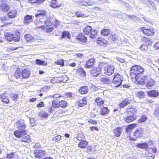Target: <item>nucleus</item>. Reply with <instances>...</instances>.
I'll return each instance as SVG.
<instances>
[{
	"mask_svg": "<svg viewBox=\"0 0 159 159\" xmlns=\"http://www.w3.org/2000/svg\"><path fill=\"white\" fill-rule=\"evenodd\" d=\"M113 76L112 83L114 85V87H119L121 84L123 80V75L118 73H115Z\"/></svg>",
	"mask_w": 159,
	"mask_h": 159,
	"instance_id": "nucleus-1",
	"label": "nucleus"
},
{
	"mask_svg": "<svg viewBox=\"0 0 159 159\" xmlns=\"http://www.w3.org/2000/svg\"><path fill=\"white\" fill-rule=\"evenodd\" d=\"M104 65H106V64L103 63H102L99 65V67L100 68L101 66H103L104 72L106 75H110L114 73L115 68L113 66L107 65L105 66H104Z\"/></svg>",
	"mask_w": 159,
	"mask_h": 159,
	"instance_id": "nucleus-2",
	"label": "nucleus"
},
{
	"mask_svg": "<svg viewBox=\"0 0 159 159\" xmlns=\"http://www.w3.org/2000/svg\"><path fill=\"white\" fill-rule=\"evenodd\" d=\"M131 73L135 75L136 76H140V74L144 72V69L141 66L138 65L133 66L130 70Z\"/></svg>",
	"mask_w": 159,
	"mask_h": 159,
	"instance_id": "nucleus-3",
	"label": "nucleus"
},
{
	"mask_svg": "<svg viewBox=\"0 0 159 159\" xmlns=\"http://www.w3.org/2000/svg\"><path fill=\"white\" fill-rule=\"evenodd\" d=\"M34 156L37 158L41 159L47 155V153L42 150H37L34 152Z\"/></svg>",
	"mask_w": 159,
	"mask_h": 159,
	"instance_id": "nucleus-4",
	"label": "nucleus"
},
{
	"mask_svg": "<svg viewBox=\"0 0 159 159\" xmlns=\"http://www.w3.org/2000/svg\"><path fill=\"white\" fill-rule=\"evenodd\" d=\"M15 126L19 130H24L26 127L25 121L23 120H20L15 124Z\"/></svg>",
	"mask_w": 159,
	"mask_h": 159,
	"instance_id": "nucleus-5",
	"label": "nucleus"
},
{
	"mask_svg": "<svg viewBox=\"0 0 159 159\" xmlns=\"http://www.w3.org/2000/svg\"><path fill=\"white\" fill-rule=\"evenodd\" d=\"M142 30L143 33L148 36H152L154 34V32L152 28L147 29L143 27Z\"/></svg>",
	"mask_w": 159,
	"mask_h": 159,
	"instance_id": "nucleus-6",
	"label": "nucleus"
},
{
	"mask_svg": "<svg viewBox=\"0 0 159 159\" xmlns=\"http://www.w3.org/2000/svg\"><path fill=\"white\" fill-rule=\"evenodd\" d=\"M143 132V129L141 128L137 129L133 134V135L136 138H140L142 136Z\"/></svg>",
	"mask_w": 159,
	"mask_h": 159,
	"instance_id": "nucleus-7",
	"label": "nucleus"
},
{
	"mask_svg": "<svg viewBox=\"0 0 159 159\" xmlns=\"http://www.w3.org/2000/svg\"><path fill=\"white\" fill-rule=\"evenodd\" d=\"M61 4V1L60 0H52L50 4V6L55 8L60 7Z\"/></svg>",
	"mask_w": 159,
	"mask_h": 159,
	"instance_id": "nucleus-8",
	"label": "nucleus"
},
{
	"mask_svg": "<svg viewBox=\"0 0 159 159\" xmlns=\"http://www.w3.org/2000/svg\"><path fill=\"white\" fill-rule=\"evenodd\" d=\"M9 9V5L5 3H2L0 5V11L2 13L7 12Z\"/></svg>",
	"mask_w": 159,
	"mask_h": 159,
	"instance_id": "nucleus-9",
	"label": "nucleus"
},
{
	"mask_svg": "<svg viewBox=\"0 0 159 159\" xmlns=\"http://www.w3.org/2000/svg\"><path fill=\"white\" fill-rule=\"evenodd\" d=\"M100 80L103 84H109L111 83V79L109 77H100Z\"/></svg>",
	"mask_w": 159,
	"mask_h": 159,
	"instance_id": "nucleus-10",
	"label": "nucleus"
},
{
	"mask_svg": "<svg viewBox=\"0 0 159 159\" xmlns=\"http://www.w3.org/2000/svg\"><path fill=\"white\" fill-rule=\"evenodd\" d=\"M76 38L77 39L79 40L83 44L86 43L87 41V37L81 33H80L78 36L76 37Z\"/></svg>",
	"mask_w": 159,
	"mask_h": 159,
	"instance_id": "nucleus-11",
	"label": "nucleus"
},
{
	"mask_svg": "<svg viewBox=\"0 0 159 159\" xmlns=\"http://www.w3.org/2000/svg\"><path fill=\"white\" fill-rule=\"evenodd\" d=\"M21 72L22 78L26 79L27 78L30 76V72L28 69H24L22 70Z\"/></svg>",
	"mask_w": 159,
	"mask_h": 159,
	"instance_id": "nucleus-12",
	"label": "nucleus"
},
{
	"mask_svg": "<svg viewBox=\"0 0 159 159\" xmlns=\"http://www.w3.org/2000/svg\"><path fill=\"white\" fill-rule=\"evenodd\" d=\"M26 132V130H21V131L17 130L14 132V134L16 137L19 138L22 137Z\"/></svg>",
	"mask_w": 159,
	"mask_h": 159,
	"instance_id": "nucleus-13",
	"label": "nucleus"
},
{
	"mask_svg": "<svg viewBox=\"0 0 159 159\" xmlns=\"http://www.w3.org/2000/svg\"><path fill=\"white\" fill-rule=\"evenodd\" d=\"M131 102V99L128 98H126L120 104V107L121 108L124 107L125 106L130 103Z\"/></svg>",
	"mask_w": 159,
	"mask_h": 159,
	"instance_id": "nucleus-14",
	"label": "nucleus"
},
{
	"mask_svg": "<svg viewBox=\"0 0 159 159\" xmlns=\"http://www.w3.org/2000/svg\"><path fill=\"white\" fill-rule=\"evenodd\" d=\"M87 103L85 98H82L77 102V104L79 106L83 107Z\"/></svg>",
	"mask_w": 159,
	"mask_h": 159,
	"instance_id": "nucleus-15",
	"label": "nucleus"
},
{
	"mask_svg": "<svg viewBox=\"0 0 159 159\" xmlns=\"http://www.w3.org/2000/svg\"><path fill=\"white\" fill-rule=\"evenodd\" d=\"M136 118L135 116H132L129 115L123 118L124 120L127 123H129L133 121Z\"/></svg>",
	"mask_w": 159,
	"mask_h": 159,
	"instance_id": "nucleus-16",
	"label": "nucleus"
},
{
	"mask_svg": "<svg viewBox=\"0 0 159 159\" xmlns=\"http://www.w3.org/2000/svg\"><path fill=\"white\" fill-rule=\"evenodd\" d=\"M5 39L9 41H13V38L14 37V34L9 32H6L5 34Z\"/></svg>",
	"mask_w": 159,
	"mask_h": 159,
	"instance_id": "nucleus-17",
	"label": "nucleus"
},
{
	"mask_svg": "<svg viewBox=\"0 0 159 159\" xmlns=\"http://www.w3.org/2000/svg\"><path fill=\"white\" fill-rule=\"evenodd\" d=\"M88 90L89 88L88 87L85 86L80 87L78 91L79 93L83 94L87 93Z\"/></svg>",
	"mask_w": 159,
	"mask_h": 159,
	"instance_id": "nucleus-18",
	"label": "nucleus"
},
{
	"mask_svg": "<svg viewBox=\"0 0 159 159\" xmlns=\"http://www.w3.org/2000/svg\"><path fill=\"white\" fill-rule=\"evenodd\" d=\"M159 94L157 90H152L148 93V95L151 97H156Z\"/></svg>",
	"mask_w": 159,
	"mask_h": 159,
	"instance_id": "nucleus-19",
	"label": "nucleus"
},
{
	"mask_svg": "<svg viewBox=\"0 0 159 159\" xmlns=\"http://www.w3.org/2000/svg\"><path fill=\"white\" fill-rule=\"evenodd\" d=\"M94 62V60L93 58H91L86 61V64L85 65L86 68H90L93 65Z\"/></svg>",
	"mask_w": 159,
	"mask_h": 159,
	"instance_id": "nucleus-20",
	"label": "nucleus"
},
{
	"mask_svg": "<svg viewBox=\"0 0 159 159\" xmlns=\"http://www.w3.org/2000/svg\"><path fill=\"white\" fill-rule=\"evenodd\" d=\"M97 105L99 106H102L104 103V100L100 97L97 98L95 100Z\"/></svg>",
	"mask_w": 159,
	"mask_h": 159,
	"instance_id": "nucleus-21",
	"label": "nucleus"
},
{
	"mask_svg": "<svg viewBox=\"0 0 159 159\" xmlns=\"http://www.w3.org/2000/svg\"><path fill=\"white\" fill-rule=\"evenodd\" d=\"M1 98L2 101L6 104L9 102V100L7 95L5 93H2L1 95Z\"/></svg>",
	"mask_w": 159,
	"mask_h": 159,
	"instance_id": "nucleus-22",
	"label": "nucleus"
},
{
	"mask_svg": "<svg viewBox=\"0 0 159 159\" xmlns=\"http://www.w3.org/2000/svg\"><path fill=\"white\" fill-rule=\"evenodd\" d=\"M122 129L121 127H118L116 128L114 130V133L115 136L119 137L122 133Z\"/></svg>",
	"mask_w": 159,
	"mask_h": 159,
	"instance_id": "nucleus-23",
	"label": "nucleus"
},
{
	"mask_svg": "<svg viewBox=\"0 0 159 159\" xmlns=\"http://www.w3.org/2000/svg\"><path fill=\"white\" fill-rule=\"evenodd\" d=\"M32 16L27 15L25 16L24 22L25 24H27L32 22Z\"/></svg>",
	"mask_w": 159,
	"mask_h": 159,
	"instance_id": "nucleus-24",
	"label": "nucleus"
},
{
	"mask_svg": "<svg viewBox=\"0 0 159 159\" xmlns=\"http://www.w3.org/2000/svg\"><path fill=\"white\" fill-rule=\"evenodd\" d=\"M136 111L137 110L135 108H130L129 109H127L126 112L128 113L129 115L135 116L134 115Z\"/></svg>",
	"mask_w": 159,
	"mask_h": 159,
	"instance_id": "nucleus-25",
	"label": "nucleus"
},
{
	"mask_svg": "<svg viewBox=\"0 0 159 159\" xmlns=\"http://www.w3.org/2000/svg\"><path fill=\"white\" fill-rule=\"evenodd\" d=\"M27 133L26 131L25 134H24L23 136L22 137L21 141L25 142H29L31 141V139L29 136L27 134Z\"/></svg>",
	"mask_w": 159,
	"mask_h": 159,
	"instance_id": "nucleus-26",
	"label": "nucleus"
},
{
	"mask_svg": "<svg viewBox=\"0 0 159 159\" xmlns=\"http://www.w3.org/2000/svg\"><path fill=\"white\" fill-rule=\"evenodd\" d=\"M88 145V143L85 140H82L79 143L78 146L79 147L82 148H85Z\"/></svg>",
	"mask_w": 159,
	"mask_h": 159,
	"instance_id": "nucleus-27",
	"label": "nucleus"
},
{
	"mask_svg": "<svg viewBox=\"0 0 159 159\" xmlns=\"http://www.w3.org/2000/svg\"><path fill=\"white\" fill-rule=\"evenodd\" d=\"M17 14V11L16 10H11L8 13V17L11 18H13L16 17Z\"/></svg>",
	"mask_w": 159,
	"mask_h": 159,
	"instance_id": "nucleus-28",
	"label": "nucleus"
},
{
	"mask_svg": "<svg viewBox=\"0 0 159 159\" xmlns=\"http://www.w3.org/2000/svg\"><path fill=\"white\" fill-rule=\"evenodd\" d=\"M109 111L107 107H103L101 109L100 113L101 115H104L108 114Z\"/></svg>",
	"mask_w": 159,
	"mask_h": 159,
	"instance_id": "nucleus-29",
	"label": "nucleus"
},
{
	"mask_svg": "<svg viewBox=\"0 0 159 159\" xmlns=\"http://www.w3.org/2000/svg\"><path fill=\"white\" fill-rule=\"evenodd\" d=\"M77 72L82 77H84L86 76L85 72L82 68L78 69L77 70Z\"/></svg>",
	"mask_w": 159,
	"mask_h": 159,
	"instance_id": "nucleus-30",
	"label": "nucleus"
},
{
	"mask_svg": "<svg viewBox=\"0 0 159 159\" xmlns=\"http://www.w3.org/2000/svg\"><path fill=\"white\" fill-rule=\"evenodd\" d=\"M35 63L37 65L39 66H47V62L45 61L41 60L39 59H37L35 60Z\"/></svg>",
	"mask_w": 159,
	"mask_h": 159,
	"instance_id": "nucleus-31",
	"label": "nucleus"
},
{
	"mask_svg": "<svg viewBox=\"0 0 159 159\" xmlns=\"http://www.w3.org/2000/svg\"><path fill=\"white\" fill-rule=\"evenodd\" d=\"M20 33L19 31H16L15 32V35L14 34V37L13 38V40L16 42H18L20 40Z\"/></svg>",
	"mask_w": 159,
	"mask_h": 159,
	"instance_id": "nucleus-32",
	"label": "nucleus"
},
{
	"mask_svg": "<svg viewBox=\"0 0 159 159\" xmlns=\"http://www.w3.org/2000/svg\"><path fill=\"white\" fill-rule=\"evenodd\" d=\"M136 146L139 148L146 149L148 148V146L147 143H139L137 144Z\"/></svg>",
	"mask_w": 159,
	"mask_h": 159,
	"instance_id": "nucleus-33",
	"label": "nucleus"
},
{
	"mask_svg": "<svg viewBox=\"0 0 159 159\" xmlns=\"http://www.w3.org/2000/svg\"><path fill=\"white\" fill-rule=\"evenodd\" d=\"M18 95L16 93H13L10 95V97L14 101H17L18 98Z\"/></svg>",
	"mask_w": 159,
	"mask_h": 159,
	"instance_id": "nucleus-34",
	"label": "nucleus"
},
{
	"mask_svg": "<svg viewBox=\"0 0 159 159\" xmlns=\"http://www.w3.org/2000/svg\"><path fill=\"white\" fill-rule=\"evenodd\" d=\"M148 80V77L146 76H143L139 81V84H143L146 83Z\"/></svg>",
	"mask_w": 159,
	"mask_h": 159,
	"instance_id": "nucleus-35",
	"label": "nucleus"
},
{
	"mask_svg": "<svg viewBox=\"0 0 159 159\" xmlns=\"http://www.w3.org/2000/svg\"><path fill=\"white\" fill-rule=\"evenodd\" d=\"M48 114L46 112L42 111L39 113V116L42 118L44 119L47 118L48 116Z\"/></svg>",
	"mask_w": 159,
	"mask_h": 159,
	"instance_id": "nucleus-36",
	"label": "nucleus"
},
{
	"mask_svg": "<svg viewBox=\"0 0 159 159\" xmlns=\"http://www.w3.org/2000/svg\"><path fill=\"white\" fill-rule=\"evenodd\" d=\"M25 38L28 42H33L34 40V37L31 36L30 34H25Z\"/></svg>",
	"mask_w": 159,
	"mask_h": 159,
	"instance_id": "nucleus-37",
	"label": "nucleus"
},
{
	"mask_svg": "<svg viewBox=\"0 0 159 159\" xmlns=\"http://www.w3.org/2000/svg\"><path fill=\"white\" fill-rule=\"evenodd\" d=\"M21 72L20 71V69L19 68H17L16 70L15 73V76L16 79L19 78H22V76H21Z\"/></svg>",
	"mask_w": 159,
	"mask_h": 159,
	"instance_id": "nucleus-38",
	"label": "nucleus"
},
{
	"mask_svg": "<svg viewBox=\"0 0 159 159\" xmlns=\"http://www.w3.org/2000/svg\"><path fill=\"white\" fill-rule=\"evenodd\" d=\"M92 30V28L91 27L88 26L84 29V32L85 34L87 35L89 34Z\"/></svg>",
	"mask_w": 159,
	"mask_h": 159,
	"instance_id": "nucleus-39",
	"label": "nucleus"
},
{
	"mask_svg": "<svg viewBox=\"0 0 159 159\" xmlns=\"http://www.w3.org/2000/svg\"><path fill=\"white\" fill-rule=\"evenodd\" d=\"M145 157H148L149 159H153L155 157L154 155L149 152L147 151L145 154Z\"/></svg>",
	"mask_w": 159,
	"mask_h": 159,
	"instance_id": "nucleus-40",
	"label": "nucleus"
},
{
	"mask_svg": "<svg viewBox=\"0 0 159 159\" xmlns=\"http://www.w3.org/2000/svg\"><path fill=\"white\" fill-rule=\"evenodd\" d=\"M118 39V37L116 34H111L109 37V40L112 41H115Z\"/></svg>",
	"mask_w": 159,
	"mask_h": 159,
	"instance_id": "nucleus-41",
	"label": "nucleus"
},
{
	"mask_svg": "<svg viewBox=\"0 0 159 159\" xmlns=\"http://www.w3.org/2000/svg\"><path fill=\"white\" fill-rule=\"evenodd\" d=\"M145 93L142 91L138 92L136 94V96L141 98H143L145 97Z\"/></svg>",
	"mask_w": 159,
	"mask_h": 159,
	"instance_id": "nucleus-42",
	"label": "nucleus"
},
{
	"mask_svg": "<svg viewBox=\"0 0 159 159\" xmlns=\"http://www.w3.org/2000/svg\"><path fill=\"white\" fill-rule=\"evenodd\" d=\"M59 106L65 108L66 107L67 105V102L65 100H61L59 101Z\"/></svg>",
	"mask_w": 159,
	"mask_h": 159,
	"instance_id": "nucleus-43",
	"label": "nucleus"
},
{
	"mask_svg": "<svg viewBox=\"0 0 159 159\" xmlns=\"http://www.w3.org/2000/svg\"><path fill=\"white\" fill-rule=\"evenodd\" d=\"M110 33V30L108 29H104L101 31V34L104 36L108 35Z\"/></svg>",
	"mask_w": 159,
	"mask_h": 159,
	"instance_id": "nucleus-44",
	"label": "nucleus"
},
{
	"mask_svg": "<svg viewBox=\"0 0 159 159\" xmlns=\"http://www.w3.org/2000/svg\"><path fill=\"white\" fill-rule=\"evenodd\" d=\"M52 19L47 18L46 20L44 21V25L46 26H48L51 25L52 22Z\"/></svg>",
	"mask_w": 159,
	"mask_h": 159,
	"instance_id": "nucleus-45",
	"label": "nucleus"
},
{
	"mask_svg": "<svg viewBox=\"0 0 159 159\" xmlns=\"http://www.w3.org/2000/svg\"><path fill=\"white\" fill-rule=\"evenodd\" d=\"M89 37L91 39L95 38L97 35V31L95 30H92L89 34Z\"/></svg>",
	"mask_w": 159,
	"mask_h": 159,
	"instance_id": "nucleus-46",
	"label": "nucleus"
},
{
	"mask_svg": "<svg viewBox=\"0 0 159 159\" xmlns=\"http://www.w3.org/2000/svg\"><path fill=\"white\" fill-rule=\"evenodd\" d=\"M89 37L91 39L95 38L97 35V31L95 30H92L89 34Z\"/></svg>",
	"mask_w": 159,
	"mask_h": 159,
	"instance_id": "nucleus-47",
	"label": "nucleus"
},
{
	"mask_svg": "<svg viewBox=\"0 0 159 159\" xmlns=\"http://www.w3.org/2000/svg\"><path fill=\"white\" fill-rule=\"evenodd\" d=\"M54 63L57 65H60L61 66H64V60L62 59L58 60L57 61L55 62Z\"/></svg>",
	"mask_w": 159,
	"mask_h": 159,
	"instance_id": "nucleus-48",
	"label": "nucleus"
},
{
	"mask_svg": "<svg viewBox=\"0 0 159 159\" xmlns=\"http://www.w3.org/2000/svg\"><path fill=\"white\" fill-rule=\"evenodd\" d=\"M90 72L92 76L97 77L100 74V72L98 70H91Z\"/></svg>",
	"mask_w": 159,
	"mask_h": 159,
	"instance_id": "nucleus-49",
	"label": "nucleus"
},
{
	"mask_svg": "<svg viewBox=\"0 0 159 159\" xmlns=\"http://www.w3.org/2000/svg\"><path fill=\"white\" fill-rule=\"evenodd\" d=\"M70 35L68 32L64 31L63 32L62 35V38L64 39L65 38L70 39Z\"/></svg>",
	"mask_w": 159,
	"mask_h": 159,
	"instance_id": "nucleus-50",
	"label": "nucleus"
},
{
	"mask_svg": "<svg viewBox=\"0 0 159 159\" xmlns=\"http://www.w3.org/2000/svg\"><path fill=\"white\" fill-rule=\"evenodd\" d=\"M136 126V124H133L131 125H129L126 128V131L128 132L131 130L132 129L134 128Z\"/></svg>",
	"mask_w": 159,
	"mask_h": 159,
	"instance_id": "nucleus-51",
	"label": "nucleus"
},
{
	"mask_svg": "<svg viewBox=\"0 0 159 159\" xmlns=\"http://www.w3.org/2000/svg\"><path fill=\"white\" fill-rule=\"evenodd\" d=\"M146 83V85L148 88L152 86L154 84V82L152 80H148Z\"/></svg>",
	"mask_w": 159,
	"mask_h": 159,
	"instance_id": "nucleus-52",
	"label": "nucleus"
},
{
	"mask_svg": "<svg viewBox=\"0 0 159 159\" xmlns=\"http://www.w3.org/2000/svg\"><path fill=\"white\" fill-rule=\"evenodd\" d=\"M143 41L146 44L148 45H150L152 43V40L151 39L147 38L146 37L143 38Z\"/></svg>",
	"mask_w": 159,
	"mask_h": 159,
	"instance_id": "nucleus-53",
	"label": "nucleus"
},
{
	"mask_svg": "<svg viewBox=\"0 0 159 159\" xmlns=\"http://www.w3.org/2000/svg\"><path fill=\"white\" fill-rule=\"evenodd\" d=\"M75 14L77 17H87L86 15L83 13L81 12L80 11H77L76 13Z\"/></svg>",
	"mask_w": 159,
	"mask_h": 159,
	"instance_id": "nucleus-54",
	"label": "nucleus"
},
{
	"mask_svg": "<svg viewBox=\"0 0 159 159\" xmlns=\"http://www.w3.org/2000/svg\"><path fill=\"white\" fill-rule=\"evenodd\" d=\"M44 0H29V2L30 3H38L39 4L43 2Z\"/></svg>",
	"mask_w": 159,
	"mask_h": 159,
	"instance_id": "nucleus-55",
	"label": "nucleus"
},
{
	"mask_svg": "<svg viewBox=\"0 0 159 159\" xmlns=\"http://www.w3.org/2000/svg\"><path fill=\"white\" fill-rule=\"evenodd\" d=\"M65 94L67 97L70 98L71 99L73 98L74 96V93H72L70 92L66 93Z\"/></svg>",
	"mask_w": 159,
	"mask_h": 159,
	"instance_id": "nucleus-56",
	"label": "nucleus"
},
{
	"mask_svg": "<svg viewBox=\"0 0 159 159\" xmlns=\"http://www.w3.org/2000/svg\"><path fill=\"white\" fill-rule=\"evenodd\" d=\"M147 151L155 153L157 152V149L155 147L153 146L149 148Z\"/></svg>",
	"mask_w": 159,
	"mask_h": 159,
	"instance_id": "nucleus-57",
	"label": "nucleus"
},
{
	"mask_svg": "<svg viewBox=\"0 0 159 159\" xmlns=\"http://www.w3.org/2000/svg\"><path fill=\"white\" fill-rule=\"evenodd\" d=\"M46 11L45 10H39L36 13V15H42L43 16H46Z\"/></svg>",
	"mask_w": 159,
	"mask_h": 159,
	"instance_id": "nucleus-58",
	"label": "nucleus"
},
{
	"mask_svg": "<svg viewBox=\"0 0 159 159\" xmlns=\"http://www.w3.org/2000/svg\"><path fill=\"white\" fill-rule=\"evenodd\" d=\"M147 119L146 116L145 115L143 116L139 120V122L140 123L145 121Z\"/></svg>",
	"mask_w": 159,
	"mask_h": 159,
	"instance_id": "nucleus-59",
	"label": "nucleus"
},
{
	"mask_svg": "<svg viewBox=\"0 0 159 159\" xmlns=\"http://www.w3.org/2000/svg\"><path fill=\"white\" fill-rule=\"evenodd\" d=\"M61 138V136L60 135H57L53 137L52 140L56 142L59 141Z\"/></svg>",
	"mask_w": 159,
	"mask_h": 159,
	"instance_id": "nucleus-60",
	"label": "nucleus"
},
{
	"mask_svg": "<svg viewBox=\"0 0 159 159\" xmlns=\"http://www.w3.org/2000/svg\"><path fill=\"white\" fill-rule=\"evenodd\" d=\"M140 49L143 51H147L148 49V47L145 44H143L139 47Z\"/></svg>",
	"mask_w": 159,
	"mask_h": 159,
	"instance_id": "nucleus-61",
	"label": "nucleus"
},
{
	"mask_svg": "<svg viewBox=\"0 0 159 159\" xmlns=\"http://www.w3.org/2000/svg\"><path fill=\"white\" fill-rule=\"evenodd\" d=\"M52 107L55 108L59 107V103L56 102L55 101H53L52 102Z\"/></svg>",
	"mask_w": 159,
	"mask_h": 159,
	"instance_id": "nucleus-62",
	"label": "nucleus"
},
{
	"mask_svg": "<svg viewBox=\"0 0 159 159\" xmlns=\"http://www.w3.org/2000/svg\"><path fill=\"white\" fill-rule=\"evenodd\" d=\"M154 114L156 116H159V106L157 107L155 111Z\"/></svg>",
	"mask_w": 159,
	"mask_h": 159,
	"instance_id": "nucleus-63",
	"label": "nucleus"
},
{
	"mask_svg": "<svg viewBox=\"0 0 159 159\" xmlns=\"http://www.w3.org/2000/svg\"><path fill=\"white\" fill-rule=\"evenodd\" d=\"M14 156V154L13 153L11 152L8 153L7 155V157L8 158H13Z\"/></svg>",
	"mask_w": 159,
	"mask_h": 159,
	"instance_id": "nucleus-64",
	"label": "nucleus"
}]
</instances>
